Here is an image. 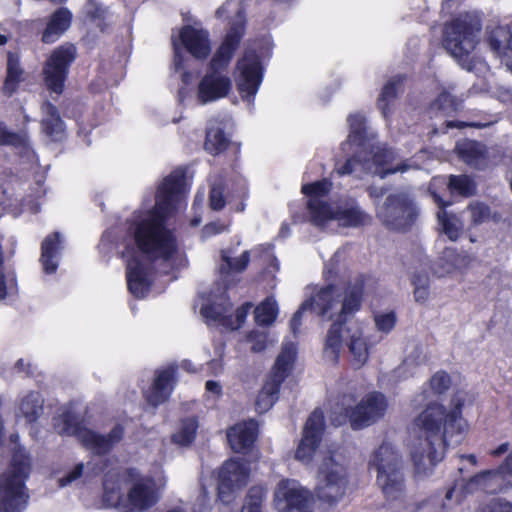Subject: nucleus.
<instances>
[{
	"mask_svg": "<svg viewBox=\"0 0 512 512\" xmlns=\"http://www.w3.org/2000/svg\"><path fill=\"white\" fill-rule=\"evenodd\" d=\"M419 216V208L408 191L389 194L382 205L376 207V217L389 230L406 232Z\"/></svg>",
	"mask_w": 512,
	"mask_h": 512,
	"instance_id": "9b49d317",
	"label": "nucleus"
},
{
	"mask_svg": "<svg viewBox=\"0 0 512 512\" xmlns=\"http://www.w3.org/2000/svg\"><path fill=\"white\" fill-rule=\"evenodd\" d=\"M512 488V451L495 470H487L470 478L465 486L468 493L480 489L486 493H498Z\"/></svg>",
	"mask_w": 512,
	"mask_h": 512,
	"instance_id": "f3484780",
	"label": "nucleus"
},
{
	"mask_svg": "<svg viewBox=\"0 0 512 512\" xmlns=\"http://www.w3.org/2000/svg\"><path fill=\"white\" fill-rule=\"evenodd\" d=\"M309 214L311 222L319 227L331 220H337L340 225L346 227H358L371 222V216L355 203L333 207L327 202L312 199L309 202Z\"/></svg>",
	"mask_w": 512,
	"mask_h": 512,
	"instance_id": "f8f14e48",
	"label": "nucleus"
},
{
	"mask_svg": "<svg viewBox=\"0 0 512 512\" xmlns=\"http://www.w3.org/2000/svg\"><path fill=\"white\" fill-rule=\"evenodd\" d=\"M353 394H343L332 408L330 419L334 426L350 422L352 429L368 427L381 419L387 410L388 403L384 394L371 392L359 403Z\"/></svg>",
	"mask_w": 512,
	"mask_h": 512,
	"instance_id": "0eeeda50",
	"label": "nucleus"
},
{
	"mask_svg": "<svg viewBox=\"0 0 512 512\" xmlns=\"http://www.w3.org/2000/svg\"><path fill=\"white\" fill-rule=\"evenodd\" d=\"M44 399L39 392L31 391L20 400L19 410L28 423L36 422L43 414Z\"/></svg>",
	"mask_w": 512,
	"mask_h": 512,
	"instance_id": "473e14b6",
	"label": "nucleus"
},
{
	"mask_svg": "<svg viewBox=\"0 0 512 512\" xmlns=\"http://www.w3.org/2000/svg\"><path fill=\"white\" fill-rule=\"evenodd\" d=\"M198 421L195 417H188L181 421L178 430L172 435V441L180 446L190 445L195 437Z\"/></svg>",
	"mask_w": 512,
	"mask_h": 512,
	"instance_id": "e433bc0d",
	"label": "nucleus"
},
{
	"mask_svg": "<svg viewBox=\"0 0 512 512\" xmlns=\"http://www.w3.org/2000/svg\"><path fill=\"white\" fill-rule=\"evenodd\" d=\"M396 314L393 311L374 313V323L378 331L388 334L396 325Z\"/></svg>",
	"mask_w": 512,
	"mask_h": 512,
	"instance_id": "49530a36",
	"label": "nucleus"
},
{
	"mask_svg": "<svg viewBox=\"0 0 512 512\" xmlns=\"http://www.w3.org/2000/svg\"><path fill=\"white\" fill-rule=\"evenodd\" d=\"M239 76L236 79L237 89L242 98L249 103L253 101L262 82V67L259 56L247 51L238 61Z\"/></svg>",
	"mask_w": 512,
	"mask_h": 512,
	"instance_id": "a211bd4d",
	"label": "nucleus"
},
{
	"mask_svg": "<svg viewBox=\"0 0 512 512\" xmlns=\"http://www.w3.org/2000/svg\"><path fill=\"white\" fill-rule=\"evenodd\" d=\"M451 384L450 376L446 372H437L430 380L431 388L438 394L444 393Z\"/></svg>",
	"mask_w": 512,
	"mask_h": 512,
	"instance_id": "3c124183",
	"label": "nucleus"
},
{
	"mask_svg": "<svg viewBox=\"0 0 512 512\" xmlns=\"http://www.w3.org/2000/svg\"><path fill=\"white\" fill-rule=\"evenodd\" d=\"M208 369L211 374L218 375L223 372L224 364L221 359H214L208 363Z\"/></svg>",
	"mask_w": 512,
	"mask_h": 512,
	"instance_id": "680f3d73",
	"label": "nucleus"
},
{
	"mask_svg": "<svg viewBox=\"0 0 512 512\" xmlns=\"http://www.w3.org/2000/svg\"><path fill=\"white\" fill-rule=\"evenodd\" d=\"M274 501L279 512H313L310 491L294 479H283L278 483Z\"/></svg>",
	"mask_w": 512,
	"mask_h": 512,
	"instance_id": "2eb2a0df",
	"label": "nucleus"
},
{
	"mask_svg": "<svg viewBox=\"0 0 512 512\" xmlns=\"http://www.w3.org/2000/svg\"><path fill=\"white\" fill-rule=\"evenodd\" d=\"M460 158L470 166L478 167L482 160V154L476 142L465 141L456 146Z\"/></svg>",
	"mask_w": 512,
	"mask_h": 512,
	"instance_id": "ea45409f",
	"label": "nucleus"
},
{
	"mask_svg": "<svg viewBox=\"0 0 512 512\" xmlns=\"http://www.w3.org/2000/svg\"><path fill=\"white\" fill-rule=\"evenodd\" d=\"M223 193L224 187L221 182L212 184L209 195L211 209L219 211L225 207L226 201Z\"/></svg>",
	"mask_w": 512,
	"mask_h": 512,
	"instance_id": "09e8293b",
	"label": "nucleus"
},
{
	"mask_svg": "<svg viewBox=\"0 0 512 512\" xmlns=\"http://www.w3.org/2000/svg\"><path fill=\"white\" fill-rule=\"evenodd\" d=\"M508 450H509V443L505 442V443H502L501 445H499L497 448L491 450L490 455H492L494 457H499V456L503 455L504 453H506Z\"/></svg>",
	"mask_w": 512,
	"mask_h": 512,
	"instance_id": "0e129e2a",
	"label": "nucleus"
},
{
	"mask_svg": "<svg viewBox=\"0 0 512 512\" xmlns=\"http://www.w3.org/2000/svg\"><path fill=\"white\" fill-rule=\"evenodd\" d=\"M363 292V279H357L352 285H349L343 295L339 293L336 286L327 285L311 299L303 302L294 313L290 321L292 332L297 333L301 325L302 313L309 309L329 320L336 317L326 337L324 347L326 358L333 363L338 361L342 348L343 332H345L346 344L352 354V363L356 368L362 367L369 358V349L363 331L358 323H351L350 326L346 327L345 325L360 310Z\"/></svg>",
	"mask_w": 512,
	"mask_h": 512,
	"instance_id": "f03ea898",
	"label": "nucleus"
},
{
	"mask_svg": "<svg viewBox=\"0 0 512 512\" xmlns=\"http://www.w3.org/2000/svg\"><path fill=\"white\" fill-rule=\"evenodd\" d=\"M435 202L440 207V211L437 213L438 220L441 224L442 231L444 232L447 237L452 240L456 241L460 235L462 234L464 230V224L463 221L460 219L459 216L453 213H449L445 210H443L444 207L448 205L447 202H444L442 198H440L438 195H433Z\"/></svg>",
	"mask_w": 512,
	"mask_h": 512,
	"instance_id": "c85d7f7f",
	"label": "nucleus"
},
{
	"mask_svg": "<svg viewBox=\"0 0 512 512\" xmlns=\"http://www.w3.org/2000/svg\"><path fill=\"white\" fill-rule=\"evenodd\" d=\"M278 315V305L274 298L267 297L254 310L255 321L258 325H271Z\"/></svg>",
	"mask_w": 512,
	"mask_h": 512,
	"instance_id": "58836bf2",
	"label": "nucleus"
},
{
	"mask_svg": "<svg viewBox=\"0 0 512 512\" xmlns=\"http://www.w3.org/2000/svg\"><path fill=\"white\" fill-rule=\"evenodd\" d=\"M470 262L471 257L468 254L458 253L454 248H445L436 262L435 273L442 277L468 267Z\"/></svg>",
	"mask_w": 512,
	"mask_h": 512,
	"instance_id": "bb28decb",
	"label": "nucleus"
},
{
	"mask_svg": "<svg viewBox=\"0 0 512 512\" xmlns=\"http://www.w3.org/2000/svg\"><path fill=\"white\" fill-rule=\"evenodd\" d=\"M249 473L250 468L247 462L241 459H230L226 461L219 472V499L223 503L230 502L232 491L247 483Z\"/></svg>",
	"mask_w": 512,
	"mask_h": 512,
	"instance_id": "aec40b11",
	"label": "nucleus"
},
{
	"mask_svg": "<svg viewBox=\"0 0 512 512\" xmlns=\"http://www.w3.org/2000/svg\"><path fill=\"white\" fill-rule=\"evenodd\" d=\"M403 77L395 76L390 79L383 87L380 97L378 99V107L382 114L386 117L388 113L389 104L396 98L398 93L402 90Z\"/></svg>",
	"mask_w": 512,
	"mask_h": 512,
	"instance_id": "4c0bfd02",
	"label": "nucleus"
},
{
	"mask_svg": "<svg viewBox=\"0 0 512 512\" xmlns=\"http://www.w3.org/2000/svg\"><path fill=\"white\" fill-rule=\"evenodd\" d=\"M465 395L457 392L451 408L432 402L414 419L418 436L412 445L411 457L418 475H427L444 458L446 448L462 442L467 423L462 418Z\"/></svg>",
	"mask_w": 512,
	"mask_h": 512,
	"instance_id": "7ed1b4c3",
	"label": "nucleus"
},
{
	"mask_svg": "<svg viewBox=\"0 0 512 512\" xmlns=\"http://www.w3.org/2000/svg\"><path fill=\"white\" fill-rule=\"evenodd\" d=\"M173 47H174V67L176 70H179L183 66V56L181 54V47L176 43L175 40H173Z\"/></svg>",
	"mask_w": 512,
	"mask_h": 512,
	"instance_id": "052dcab7",
	"label": "nucleus"
},
{
	"mask_svg": "<svg viewBox=\"0 0 512 512\" xmlns=\"http://www.w3.org/2000/svg\"><path fill=\"white\" fill-rule=\"evenodd\" d=\"M332 183L327 179H322L320 181H316L311 184H305L302 186V192L305 195L310 196L308 203L312 199H317L318 201H322L320 199L321 196L326 195L331 190Z\"/></svg>",
	"mask_w": 512,
	"mask_h": 512,
	"instance_id": "a18cd8bd",
	"label": "nucleus"
},
{
	"mask_svg": "<svg viewBox=\"0 0 512 512\" xmlns=\"http://www.w3.org/2000/svg\"><path fill=\"white\" fill-rule=\"evenodd\" d=\"M466 126H469V124H466L464 122H453V121H448L446 122V128H454V127H457V128H463V127H466Z\"/></svg>",
	"mask_w": 512,
	"mask_h": 512,
	"instance_id": "774afa93",
	"label": "nucleus"
},
{
	"mask_svg": "<svg viewBox=\"0 0 512 512\" xmlns=\"http://www.w3.org/2000/svg\"><path fill=\"white\" fill-rule=\"evenodd\" d=\"M482 512H512V503L503 499H495L487 504Z\"/></svg>",
	"mask_w": 512,
	"mask_h": 512,
	"instance_id": "864d4df0",
	"label": "nucleus"
},
{
	"mask_svg": "<svg viewBox=\"0 0 512 512\" xmlns=\"http://www.w3.org/2000/svg\"><path fill=\"white\" fill-rule=\"evenodd\" d=\"M225 288L221 292L220 302H212L204 305L201 308V315L207 320L218 322L225 326V321L228 319V313L231 311L232 305L225 297Z\"/></svg>",
	"mask_w": 512,
	"mask_h": 512,
	"instance_id": "f704fd0d",
	"label": "nucleus"
},
{
	"mask_svg": "<svg viewBox=\"0 0 512 512\" xmlns=\"http://www.w3.org/2000/svg\"><path fill=\"white\" fill-rule=\"evenodd\" d=\"M250 261V252L243 251L241 255L234 256L230 249L221 251V262L219 264L218 272L225 284V289L233 282L235 274L242 273L246 270Z\"/></svg>",
	"mask_w": 512,
	"mask_h": 512,
	"instance_id": "b1692460",
	"label": "nucleus"
},
{
	"mask_svg": "<svg viewBox=\"0 0 512 512\" xmlns=\"http://www.w3.org/2000/svg\"><path fill=\"white\" fill-rule=\"evenodd\" d=\"M414 299L418 303H424L427 301L429 296V288L416 287L413 291Z\"/></svg>",
	"mask_w": 512,
	"mask_h": 512,
	"instance_id": "bf43d9fd",
	"label": "nucleus"
},
{
	"mask_svg": "<svg viewBox=\"0 0 512 512\" xmlns=\"http://www.w3.org/2000/svg\"><path fill=\"white\" fill-rule=\"evenodd\" d=\"M61 244V235L59 232L48 235L42 242L40 261L44 271L48 274L54 273L57 270V256L62 249Z\"/></svg>",
	"mask_w": 512,
	"mask_h": 512,
	"instance_id": "c756f323",
	"label": "nucleus"
},
{
	"mask_svg": "<svg viewBox=\"0 0 512 512\" xmlns=\"http://www.w3.org/2000/svg\"><path fill=\"white\" fill-rule=\"evenodd\" d=\"M175 374V365H170L167 368L158 371L155 381L147 395V401L149 404L156 407L167 401L176 382Z\"/></svg>",
	"mask_w": 512,
	"mask_h": 512,
	"instance_id": "5701e85b",
	"label": "nucleus"
},
{
	"mask_svg": "<svg viewBox=\"0 0 512 512\" xmlns=\"http://www.w3.org/2000/svg\"><path fill=\"white\" fill-rule=\"evenodd\" d=\"M348 479L345 467L338 463L334 456L325 458L316 487L319 500L333 505L340 501L347 489Z\"/></svg>",
	"mask_w": 512,
	"mask_h": 512,
	"instance_id": "4468645a",
	"label": "nucleus"
},
{
	"mask_svg": "<svg viewBox=\"0 0 512 512\" xmlns=\"http://www.w3.org/2000/svg\"><path fill=\"white\" fill-rule=\"evenodd\" d=\"M247 341L252 344L251 350L253 352H262L267 345V335L264 332L251 331L247 335Z\"/></svg>",
	"mask_w": 512,
	"mask_h": 512,
	"instance_id": "603ef678",
	"label": "nucleus"
},
{
	"mask_svg": "<svg viewBox=\"0 0 512 512\" xmlns=\"http://www.w3.org/2000/svg\"><path fill=\"white\" fill-rule=\"evenodd\" d=\"M368 193L371 198L379 199L386 193V189L371 186L368 188Z\"/></svg>",
	"mask_w": 512,
	"mask_h": 512,
	"instance_id": "69168bd1",
	"label": "nucleus"
},
{
	"mask_svg": "<svg viewBox=\"0 0 512 512\" xmlns=\"http://www.w3.org/2000/svg\"><path fill=\"white\" fill-rule=\"evenodd\" d=\"M491 49L512 72V34L506 27H497L489 37Z\"/></svg>",
	"mask_w": 512,
	"mask_h": 512,
	"instance_id": "a878e982",
	"label": "nucleus"
},
{
	"mask_svg": "<svg viewBox=\"0 0 512 512\" xmlns=\"http://www.w3.org/2000/svg\"><path fill=\"white\" fill-rule=\"evenodd\" d=\"M230 139L224 130L218 126H209L206 132L205 149L212 155L223 152L229 145Z\"/></svg>",
	"mask_w": 512,
	"mask_h": 512,
	"instance_id": "c9c22d12",
	"label": "nucleus"
},
{
	"mask_svg": "<svg viewBox=\"0 0 512 512\" xmlns=\"http://www.w3.org/2000/svg\"><path fill=\"white\" fill-rule=\"evenodd\" d=\"M295 356L296 346L294 343H287L282 347L270 376L257 396L255 405L259 413L268 411L278 399L280 386L288 376Z\"/></svg>",
	"mask_w": 512,
	"mask_h": 512,
	"instance_id": "ddd939ff",
	"label": "nucleus"
},
{
	"mask_svg": "<svg viewBox=\"0 0 512 512\" xmlns=\"http://www.w3.org/2000/svg\"><path fill=\"white\" fill-rule=\"evenodd\" d=\"M0 144L23 146L26 144V135L23 133L11 132L3 124L0 123Z\"/></svg>",
	"mask_w": 512,
	"mask_h": 512,
	"instance_id": "de8ad7c7",
	"label": "nucleus"
},
{
	"mask_svg": "<svg viewBox=\"0 0 512 512\" xmlns=\"http://www.w3.org/2000/svg\"><path fill=\"white\" fill-rule=\"evenodd\" d=\"M226 230V226L220 222H211L202 229L203 237H211Z\"/></svg>",
	"mask_w": 512,
	"mask_h": 512,
	"instance_id": "4d7b16f0",
	"label": "nucleus"
},
{
	"mask_svg": "<svg viewBox=\"0 0 512 512\" xmlns=\"http://www.w3.org/2000/svg\"><path fill=\"white\" fill-rule=\"evenodd\" d=\"M252 305L250 303H246L239 307L236 310L235 317L233 318L232 315L228 314V319L225 321V327L236 330L241 327V325L244 323Z\"/></svg>",
	"mask_w": 512,
	"mask_h": 512,
	"instance_id": "8fccbe9b",
	"label": "nucleus"
},
{
	"mask_svg": "<svg viewBox=\"0 0 512 512\" xmlns=\"http://www.w3.org/2000/svg\"><path fill=\"white\" fill-rule=\"evenodd\" d=\"M42 129L53 141L61 140L64 135V123L58 109L52 103L45 102L42 107Z\"/></svg>",
	"mask_w": 512,
	"mask_h": 512,
	"instance_id": "7c9ffc66",
	"label": "nucleus"
},
{
	"mask_svg": "<svg viewBox=\"0 0 512 512\" xmlns=\"http://www.w3.org/2000/svg\"><path fill=\"white\" fill-rule=\"evenodd\" d=\"M232 4V0H227L224 5L219 7L216 11V14L218 17H222L227 11L229 6Z\"/></svg>",
	"mask_w": 512,
	"mask_h": 512,
	"instance_id": "338daca9",
	"label": "nucleus"
},
{
	"mask_svg": "<svg viewBox=\"0 0 512 512\" xmlns=\"http://www.w3.org/2000/svg\"><path fill=\"white\" fill-rule=\"evenodd\" d=\"M237 14L239 20L230 27L224 42L213 56L208 71L198 84L197 101L202 105L225 98L232 88V81L223 74V70L228 66L244 34V20L240 9Z\"/></svg>",
	"mask_w": 512,
	"mask_h": 512,
	"instance_id": "423d86ee",
	"label": "nucleus"
},
{
	"mask_svg": "<svg viewBox=\"0 0 512 512\" xmlns=\"http://www.w3.org/2000/svg\"><path fill=\"white\" fill-rule=\"evenodd\" d=\"M481 28V21L476 13L460 14L444 28V48L468 71L474 66L470 55L479 43Z\"/></svg>",
	"mask_w": 512,
	"mask_h": 512,
	"instance_id": "6e6552de",
	"label": "nucleus"
},
{
	"mask_svg": "<svg viewBox=\"0 0 512 512\" xmlns=\"http://www.w3.org/2000/svg\"><path fill=\"white\" fill-rule=\"evenodd\" d=\"M425 361V356L422 353V349L420 347H416L414 349L413 354L409 355L403 361V367H409L413 365H419Z\"/></svg>",
	"mask_w": 512,
	"mask_h": 512,
	"instance_id": "6e6d98bb",
	"label": "nucleus"
},
{
	"mask_svg": "<svg viewBox=\"0 0 512 512\" xmlns=\"http://www.w3.org/2000/svg\"><path fill=\"white\" fill-rule=\"evenodd\" d=\"M267 491L262 486H253L246 496L242 512H262L261 506L266 497Z\"/></svg>",
	"mask_w": 512,
	"mask_h": 512,
	"instance_id": "79ce46f5",
	"label": "nucleus"
},
{
	"mask_svg": "<svg viewBox=\"0 0 512 512\" xmlns=\"http://www.w3.org/2000/svg\"><path fill=\"white\" fill-rule=\"evenodd\" d=\"M376 482L387 500H399L405 493L403 468H394V470L378 472Z\"/></svg>",
	"mask_w": 512,
	"mask_h": 512,
	"instance_id": "393cba45",
	"label": "nucleus"
},
{
	"mask_svg": "<svg viewBox=\"0 0 512 512\" xmlns=\"http://www.w3.org/2000/svg\"><path fill=\"white\" fill-rule=\"evenodd\" d=\"M325 429L324 414L321 409H315L305 422L302 438L295 452V458L303 463H309L320 445Z\"/></svg>",
	"mask_w": 512,
	"mask_h": 512,
	"instance_id": "6ab92c4d",
	"label": "nucleus"
},
{
	"mask_svg": "<svg viewBox=\"0 0 512 512\" xmlns=\"http://www.w3.org/2000/svg\"><path fill=\"white\" fill-rule=\"evenodd\" d=\"M185 170L177 168L167 176L158 189L156 203L152 210L134 216L127 234L135 248L127 246L123 256L127 257V285L137 298L149 291V265L135 255L139 253L149 263L160 260L174 265L178 254V244L174 232L167 227V219L183 198Z\"/></svg>",
	"mask_w": 512,
	"mask_h": 512,
	"instance_id": "f257e3e1",
	"label": "nucleus"
},
{
	"mask_svg": "<svg viewBox=\"0 0 512 512\" xmlns=\"http://www.w3.org/2000/svg\"><path fill=\"white\" fill-rule=\"evenodd\" d=\"M72 15L66 8L58 9L47 24L42 35L44 43H54L59 36L68 29L71 23Z\"/></svg>",
	"mask_w": 512,
	"mask_h": 512,
	"instance_id": "2f4dec72",
	"label": "nucleus"
},
{
	"mask_svg": "<svg viewBox=\"0 0 512 512\" xmlns=\"http://www.w3.org/2000/svg\"><path fill=\"white\" fill-rule=\"evenodd\" d=\"M30 473V458L21 448L13 453L9 469L0 476V512H23L29 494L25 481Z\"/></svg>",
	"mask_w": 512,
	"mask_h": 512,
	"instance_id": "1a4fd4ad",
	"label": "nucleus"
},
{
	"mask_svg": "<svg viewBox=\"0 0 512 512\" xmlns=\"http://www.w3.org/2000/svg\"><path fill=\"white\" fill-rule=\"evenodd\" d=\"M369 465L378 472L389 471L394 468H403V463L399 453L389 443H383L373 453Z\"/></svg>",
	"mask_w": 512,
	"mask_h": 512,
	"instance_id": "cd10ccee",
	"label": "nucleus"
},
{
	"mask_svg": "<svg viewBox=\"0 0 512 512\" xmlns=\"http://www.w3.org/2000/svg\"><path fill=\"white\" fill-rule=\"evenodd\" d=\"M103 501L121 512H144L160 498L155 480L142 475L135 468L110 471L103 481Z\"/></svg>",
	"mask_w": 512,
	"mask_h": 512,
	"instance_id": "20e7f679",
	"label": "nucleus"
},
{
	"mask_svg": "<svg viewBox=\"0 0 512 512\" xmlns=\"http://www.w3.org/2000/svg\"><path fill=\"white\" fill-rule=\"evenodd\" d=\"M460 102L457 101L450 93L443 92L431 104V111L443 113V115H450L456 112L460 107Z\"/></svg>",
	"mask_w": 512,
	"mask_h": 512,
	"instance_id": "37998d69",
	"label": "nucleus"
},
{
	"mask_svg": "<svg viewBox=\"0 0 512 512\" xmlns=\"http://www.w3.org/2000/svg\"><path fill=\"white\" fill-rule=\"evenodd\" d=\"M23 80L24 70L20 65L19 55L9 52L7 55V75L3 85L4 93L12 95Z\"/></svg>",
	"mask_w": 512,
	"mask_h": 512,
	"instance_id": "72a5a7b5",
	"label": "nucleus"
},
{
	"mask_svg": "<svg viewBox=\"0 0 512 512\" xmlns=\"http://www.w3.org/2000/svg\"><path fill=\"white\" fill-rule=\"evenodd\" d=\"M54 427L61 435H74L86 449L97 455L108 453L124 435L121 425H116L107 435L98 434L81 426L70 411L54 418Z\"/></svg>",
	"mask_w": 512,
	"mask_h": 512,
	"instance_id": "9d476101",
	"label": "nucleus"
},
{
	"mask_svg": "<svg viewBox=\"0 0 512 512\" xmlns=\"http://www.w3.org/2000/svg\"><path fill=\"white\" fill-rule=\"evenodd\" d=\"M258 426L254 420L238 423L227 431L230 447L236 453H247L254 444Z\"/></svg>",
	"mask_w": 512,
	"mask_h": 512,
	"instance_id": "412c9836",
	"label": "nucleus"
},
{
	"mask_svg": "<svg viewBox=\"0 0 512 512\" xmlns=\"http://www.w3.org/2000/svg\"><path fill=\"white\" fill-rule=\"evenodd\" d=\"M448 186L452 193L466 197L473 195L476 187L474 181L467 175H451Z\"/></svg>",
	"mask_w": 512,
	"mask_h": 512,
	"instance_id": "a19ab883",
	"label": "nucleus"
},
{
	"mask_svg": "<svg viewBox=\"0 0 512 512\" xmlns=\"http://www.w3.org/2000/svg\"><path fill=\"white\" fill-rule=\"evenodd\" d=\"M180 40L187 51L196 59H206L211 47L208 32L192 26H184L180 32Z\"/></svg>",
	"mask_w": 512,
	"mask_h": 512,
	"instance_id": "4be33fe9",
	"label": "nucleus"
},
{
	"mask_svg": "<svg viewBox=\"0 0 512 512\" xmlns=\"http://www.w3.org/2000/svg\"><path fill=\"white\" fill-rule=\"evenodd\" d=\"M207 391L219 395L222 391L221 385L217 381L208 380L205 384Z\"/></svg>",
	"mask_w": 512,
	"mask_h": 512,
	"instance_id": "e2e57ef3",
	"label": "nucleus"
},
{
	"mask_svg": "<svg viewBox=\"0 0 512 512\" xmlns=\"http://www.w3.org/2000/svg\"><path fill=\"white\" fill-rule=\"evenodd\" d=\"M464 213L468 214V217L473 225H480L485 223L491 217V210L489 206L482 202L470 203Z\"/></svg>",
	"mask_w": 512,
	"mask_h": 512,
	"instance_id": "c03bdc74",
	"label": "nucleus"
},
{
	"mask_svg": "<svg viewBox=\"0 0 512 512\" xmlns=\"http://www.w3.org/2000/svg\"><path fill=\"white\" fill-rule=\"evenodd\" d=\"M411 281H412L414 288H416V287L429 288V276L426 272L414 273Z\"/></svg>",
	"mask_w": 512,
	"mask_h": 512,
	"instance_id": "13d9d810",
	"label": "nucleus"
},
{
	"mask_svg": "<svg viewBox=\"0 0 512 512\" xmlns=\"http://www.w3.org/2000/svg\"><path fill=\"white\" fill-rule=\"evenodd\" d=\"M348 123V144L357 146V150L352 158L336 168L338 175L358 173L357 177H361L362 173H368L385 178L389 174L408 170L409 166L405 163L392 166L390 162L394 158L393 152L386 147L375 145L372 139L366 137L365 117L362 114H351Z\"/></svg>",
	"mask_w": 512,
	"mask_h": 512,
	"instance_id": "39448f33",
	"label": "nucleus"
},
{
	"mask_svg": "<svg viewBox=\"0 0 512 512\" xmlns=\"http://www.w3.org/2000/svg\"><path fill=\"white\" fill-rule=\"evenodd\" d=\"M84 469V464H77L74 469L68 472L65 476L59 479V485L61 487L67 486L81 477Z\"/></svg>",
	"mask_w": 512,
	"mask_h": 512,
	"instance_id": "5fc2aeb1",
	"label": "nucleus"
},
{
	"mask_svg": "<svg viewBox=\"0 0 512 512\" xmlns=\"http://www.w3.org/2000/svg\"><path fill=\"white\" fill-rule=\"evenodd\" d=\"M75 58L76 48L73 45L60 46L51 53L43 69L44 81L50 91L56 94L63 92L68 69Z\"/></svg>",
	"mask_w": 512,
	"mask_h": 512,
	"instance_id": "dca6fc26",
	"label": "nucleus"
}]
</instances>
